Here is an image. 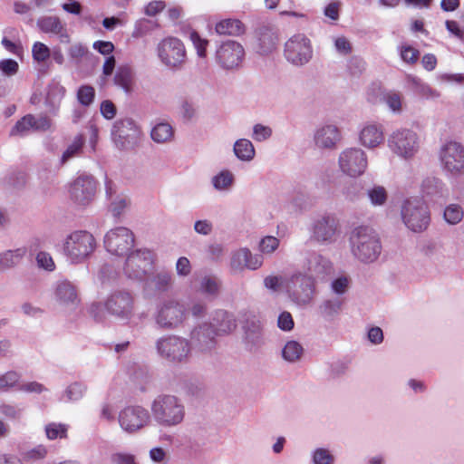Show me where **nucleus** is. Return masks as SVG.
Listing matches in <instances>:
<instances>
[{
	"label": "nucleus",
	"mask_w": 464,
	"mask_h": 464,
	"mask_svg": "<svg viewBox=\"0 0 464 464\" xmlns=\"http://www.w3.org/2000/svg\"><path fill=\"white\" fill-rule=\"evenodd\" d=\"M350 250L353 256L363 264H372L378 260L382 246L377 232L366 226L353 229L349 237Z\"/></svg>",
	"instance_id": "1"
},
{
	"label": "nucleus",
	"mask_w": 464,
	"mask_h": 464,
	"mask_svg": "<svg viewBox=\"0 0 464 464\" xmlns=\"http://www.w3.org/2000/svg\"><path fill=\"white\" fill-rule=\"evenodd\" d=\"M150 412L157 424L164 428L181 424L186 415L182 401L170 394L158 395L150 404Z\"/></svg>",
	"instance_id": "2"
},
{
	"label": "nucleus",
	"mask_w": 464,
	"mask_h": 464,
	"mask_svg": "<svg viewBox=\"0 0 464 464\" xmlns=\"http://www.w3.org/2000/svg\"><path fill=\"white\" fill-rule=\"evenodd\" d=\"M104 306L108 314L130 325H138L147 318L145 312L135 314V296L128 290L111 292L106 297Z\"/></svg>",
	"instance_id": "3"
},
{
	"label": "nucleus",
	"mask_w": 464,
	"mask_h": 464,
	"mask_svg": "<svg viewBox=\"0 0 464 464\" xmlns=\"http://www.w3.org/2000/svg\"><path fill=\"white\" fill-rule=\"evenodd\" d=\"M155 348L162 360L174 365L188 362L192 353L191 342L177 334L160 337L155 343Z\"/></svg>",
	"instance_id": "4"
},
{
	"label": "nucleus",
	"mask_w": 464,
	"mask_h": 464,
	"mask_svg": "<svg viewBox=\"0 0 464 464\" xmlns=\"http://www.w3.org/2000/svg\"><path fill=\"white\" fill-rule=\"evenodd\" d=\"M285 290L293 304L302 308L307 307L316 295L315 280L312 275L296 272L287 277Z\"/></svg>",
	"instance_id": "5"
},
{
	"label": "nucleus",
	"mask_w": 464,
	"mask_h": 464,
	"mask_svg": "<svg viewBox=\"0 0 464 464\" xmlns=\"http://www.w3.org/2000/svg\"><path fill=\"white\" fill-rule=\"evenodd\" d=\"M154 323L161 330H174L185 323L187 319L186 306L176 298L160 301L153 314Z\"/></svg>",
	"instance_id": "6"
},
{
	"label": "nucleus",
	"mask_w": 464,
	"mask_h": 464,
	"mask_svg": "<svg viewBox=\"0 0 464 464\" xmlns=\"http://www.w3.org/2000/svg\"><path fill=\"white\" fill-rule=\"evenodd\" d=\"M96 241L94 237L85 230L70 233L63 242V254L72 264L85 261L94 251Z\"/></svg>",
	"instance_id": "7"
},
{
	"label": "nucleus",
	"mask_w": 464,
	"mask_h": 464,
	"mask_svg": "<svg viewBox=\"0 0 464 464\" xmlns=\"http://www.w3.org/2000/svg\"><path fill=\"white\" fill-rule=\"evenodd\" d=\"M401 217L405 227L414 233L425 231L430 223V213L426 203L419 198L403 200Z\"/></svg>",
	"instance_id": "8"
},
{
	"label": "nucleus",
	"mask_w": 464,
	"mask_h": 464,
	"mask_svg": "<svg viewBox=\"0 0 464 464\" xmlns=\"http://www.w3.org/2000/svg\"><path fill=\"white\" fill-rule=\"evenodd\" d=\"M420 140L418 133L411 129H399L389 136L388 147L402 160L412 159L419 151Z\"/></svg>",
	"instance_id": "9"
},
{
	"label": "nucleus",
	"mask_w": 464,
	"mask_h": 464,
	"mask_svg": "<svg viewBox=\"0 0 464 464\" xmlns=\"http://www.w3.org/2000/svg\"><path fill=\"white\" fill-rule=\"evenodd\" d=\"M157 53L161 63L171 70L182 69L187 62L185 44L177 37L162 39L157 45Z\"/></svg>",
	"instance_id": "10"
},
{
	"label": "nucleus",
	"mask_w": 464,
	"mask_h": 464,
	"mask_svg": "<svg viewBox=\"0 0 464 464\" xmlns=\"http://www.w3.org/2000/svg\"><path fill=\"white\" fill-rule=\"evenodd\" d=\"M440 167L447 176L457 178L464 174V146L457 141H448L439 151Z\"/></svg>",
	"instance_id": "11"
},
{
	"label": "nucleus",
	"mask_w": 464,
	"mask_h": 464,
	"mask_svg": "<svg viewBox=\"0 0 464 464\" xmlns=\"http://www.w3.org/2000/svg\"><path fill=\"white\" fill-rule=\"evenodd\" d=\"M155 254L146 248L137 249L130 253L124 262L122 271L130 280L141 282L154 264Z\"/></svg>",
	"instance_id": "12"
},
{
	"label": "nucleus",
	"mask_w": 464,
	"mask_h": 464,
	"mask_svg": "<svg viewBox=\"0 0 464 464\" xmlns=\"http://www.w3.org/2000/svg\"><path fill=\"white\" fill-rule=\"evenodd\" d=\"M142 132L140 126L130 118L116 121L111 130V138L115 145L121 150H129L135 147Z\"/></svg>",
	"instance_id": "13"
},
{
	"label": "nucleus",
	"mask_w": 464,
	"mask_h": 464,
	"mask_svg": "<svg viewBox=\"0 0 464 464\" xmlns=\"http://www.w3.org/2000/svg\"><path fill=\"white\" fill-rule=\"evenodd\" d=\"M216 62L218 65L226 71L238 70L245 58L243 45L234 40L222 42L216 50Z\"/></svg>",
	"instance_id": "14"
},
{
	"label": "nucleus",
	"mask_w": 464,
	"mask_h": 464,
	"mask_svg": "<svg viewBox=\"0 0 464 464\" xmlns=\"http://www.w3.org/2000/svg\"><path fill=\"white\" fill-rule=\"evenodd\" d=\"M285 56L294 65L306 64L313 56L311 41L303 34L293 35L285 44Z\"/></svg>",
	"instance_id": "15"
},
{
	"label": "nucleus",
	"mask_w": 464,
	"mask_h": 464,
	"mask_svg": "<svg viewBox=\"0 0 464 464\" xmlns=\"http://www.w3.org/2000/svg\"><path fill=\"white\" fill-rule=\"evenodd\" d=\"M97 181L92 175L81 174L75 178L69 188L70 198L74 204L85 207L92 203L96 196Z\"/></svg>",
	"instance_id": "16"
},
{
	"label": "nucleus",
	"mask_w": 464,
	"mask_h": 464,
	"mask_svg": "<svg viewBox=\"0 0 464 464\" xmlns=\"http://www.w3.org/2000/svg\"><path fill=\"white\" fill-rule=\"evenodd\" d=\"M338 163L343 174L356 178L362 175L366 170L368 159L362 150L359 148H349L340 153Z\"/></svg>",
	"instance_id": "17"
},
{
	"label": "nucleus",
	"mask_w": 464,
	"mask_h": 464,
	"mask_svg": "<svg viewBox=\"0 0 464 464\" xmlns=\"http://www.w3.org/2000/svg\"><path fill=\"white\" fill-rule=\"evenodd\" d=\"M135 238L131 230L124 227L108 231L104 237V246L115 256L127 254L134 246Z\"/></svg>",
	"instance_id": "18"
},
{
	"label": "nucleus",
	"mask_w": 464,
	"mask_h": 464,
	"mask_svg": "<svg viewBox=\"0 0 464 464\" xmlns=\"http://www.w3.org/2000/svg\"><path fill=\"white\" fill-rule=\"evenodd\" d=\"M141 282L143 283L142 293L144 296L152 298L169 292L173 287L174 280L169 271L160 269L147 275Z\"/></svg>",
	"instance_id": "19"
},
{
	"label": "nucleus",
	"mask_w": 464,
	"mask_h": 464,
	"mask_svg": "<svg viewBox=\"0 0 464 464\" xmlns=\"http://www.w3.org/2000/svg\"><path fill=\"white\" fill-rule=\"evenodd\" d=\"M338 221L330 214L315 218L311 227V238L321 244L334 243L338 236Z\"/></svg>",
	"instance_id": "20"
},
{
	"label": "nucleus",
	"mask_w": 464,
	"mask_h": 464,
	"mask_svg": "<svg viewBox=\"0 0 464 464\" xmlns=\"http://www.w3.org/2000/svg\"><path fill=\"white\" fill-rule=\"evenodd\" d=\"M150 422V414L141 406H129L119 414V423L122 430L132 433L140 430Z\"/></svg>",
	"instance_id": "21"
},
{
	"label": "nucleus",
	"mask_w": 464,
	"mask_h": 464,
	"mask_svg": "<svg viewBox=\"0 0 464 464\" xmlns=\"http://www.w3.org/2000/svg\"><path fill=\"white\" fill-rule=\"evenodd\" d=\"M218 333L210 323H202L195 326L190 332V342L202 353H208L215 349Z\"/></svg>",
	"instance_id": "22"
},
{
	"label": "nucleus",
	"mask_w": 464,
	"mask_h": 464,
	"mask_svg": "<svg viewBox=\"0 0 464 464\" xmlns=\"http://www.w3.org/2000/svg\"><path fill=\"white\" fill-rule=\"evenodd\" d=\"M263 265V257L260 255H253L246 248H239L231 255L230 266L234 271L244 269L256 270Z\"/></svg>",
	"instance_id": "23"
},
{
	"label": "nucleus",
	"mask_w": 464,
	"mask_h": 464,
	"mask_svg": "<svg viewBox=\"0 0 464 464\" xmlns=\"http://www.w3.org/2000/svg\"><path fill=\"white\" fill-rule=\"evenodd\" d=\"M420 189L422 196L433 202L443 201L450 195L447 185L437 177H427L424 179Z\"/></svg>",
	"instance_id": "24"
},
{
	"label": "nucleus",
	"mask_w": 464,
	"mask_h": 464,
	"mask_svg": "<svg viewBox=\"0 0 464 464\" xmlns=\"http://www.w3.org/2000/svg\"><path fill=\"white\" fill-rule=\"evenodd\" d=\"M53 295L61 305L74 306L80 301L77 287L68 280H61L55 284Z\"/></svg>",
	"instance_id": "25"
},
{
	"label": "nucleus",
	"mask_w": 464,
	"mask_h": 464,
	"mask_svg": "<svg viewBox=\"0 0 464 464\" xmlns=\"http://www.w3.org/2000/svg\"><path fill=\"white\" fill-rule=\"evenodd\" d=\"M360 142L367 149L379 147L384 141L383 127L380 123L369 122L360 131Z\"/></svg>",
	"instance_id": "26"
},
{
	"label": "nucleus",
	"mask_w": 464,
	"mask_h": 464,
	"mask_svg": "<svg viewBox=\"0 0 464 464\" xmlns=\"http://www.w3.org/2000/svg\"><path fill=\"white\" fill-rule=\"evenodd\" d=\"M340 139V131L338 128L333 124L318 127L314 134V143L320 149H334Z\"/></svg>",
	"instance_id": "27"
},
{
	"label": "nucleus",
	"mask_w": 464,
	"mask_h": 464,
	"mask_svg": "<svg viewBox=\"0 0 464 464\" xmlns=\"http://www.w3.org/2000/svg\"><path fill=\"white\" fill-rule=\"evenodd\" d=\"M65 94V88L58 82H52L47 87L45 106L51 114L55 115Z\"/></svg>",
	"instance_id": "28"
},
{
	"label": "nucleus",
	"mask_w": 464,
	"mask_h": 464,
	"mask_svg": "<svg viewBox=\"0 0 464 464\" xmlns=\"http://www.w3.org/2000/svg\"><path fill=\"white\" fill-rule=\"evenodd\" d=\"M210 324L214 325L218 335L229 334L237 327L234 315L223 310L215 312Z\"/></svg>",
	"instance_id": "29"
},
{
	"label": "nucleus",
	"mask_w": 464,
	"mask_h": 464,
	"mask_svg": "<svg viewBox=\"0 0 464 464\" xmlns=\"http://www.w3.org/2000/svg\"><path fill=\"white\" fill-rule=\"evenodd\" d=\"M26 254L24 247L9 249L0 253V273L18 266Z\"/></svg>",
	"instance_id": "30"
},
{
	"label": "nucleus",
	"mask_w": 464,
	"mask_h": 464,
	"mask_svg": "<svg viewBox=\"0 0 464 464\" xmlns=\"http://www.w3.org/2000/svg\"><path fill=\"white\" fill-rule=\"evenodd\" d=\"M307 270L316 276H324L331 269V262L320 254L313 253L306 263Z\"/></svg>",
	"instance_id": "31"
},
{
	"label": "nucleus",
	"mask_w": 464,
	"mask_h": 464,
	"mask_svg": "<svg viewBox=\"0 0 464 464\" xmlns=\"http://www.w3.org/2000/svg\"><path fill=\"white\" fill-rule=\"evenodd\" d=\"M215 30L220 35L238 36L245 32V26L238 19L227 18L217 23Z\"/></svg>",
	"instance_id": "32"
},
{
	"label": "nucleus",
	"mask_w": 464,
	"mask_h": 464,
	"mask_svg": "<svg viewBox=\"0 0 464 464\" xmlns=\"http://www.w3.org/2000/svg\"><path fill=\"white\" fill-rule=\"evenodd\" d=\"M245 343L251 351L261 347L265 343L263 328L260 322H254L251 326L246 328Z\"/></svg>",
	"instance_id": "33"
},
{
	"label": "nucleus",
	"mask_w": 464,
	"mask_h": 464,
	"mask_svg": "<svg viewBox=\"0 0 464 464\" xmlns=\"http://www.w3.org/2000/svg\"><path fill=\"white\" fill-rule=\"evenodd\" d=\"M114 84L121 88L125 93L130 94L133 91L134 77L130 67L120 66L114 75Z\"/></svg>",
	"instance_id": "34"
},
{
	"label": "nucleus",
	"mask_w": 464,
	"mask_h": 464,
	"mask_svg": "<svg viewBox=\"0 0 464 464\" xmlns=\"http://www.w3.org/2000/svg\"><path fill=\"white\" fill-rule=\"evenodd\" d=\"M235 156L241 161L249 162L256 155L253 143L247 139L237 140L233 147Z\"/></svg>",
	"instance_id": "35"
},
{
	"label": "nucleus",
	"mask_w": 464,
	"mask_h": 464,
	"mask_svg": "<svg viewBox=\"0 0 464 464\" xmlns=\"http://www.w3.org/2000/svg\"><path fill=\"white\" fill-rule=\"evenodd\" d=\"M303 354L304 348L302 344L295 340L287 341L282 349V357L288 362H298Z\"/></svg>",
	"instance_id": "36"
},
{
	"label": "nucleus",
	"mask_w": 464,
	"mask_h": 464,
	"mask_svg": "<svg viewBox=\"0 0 464 464\" xmlns=\"http://www.w3.org/2000/svg\"><path fill=\"white\" fill-rule=\"evenodd\" d=\"M84 141V137L82 134L75 136L72 142L63 152L60 159V164L64 165L72 159L79 157L82 152Z\"/></svg>",
	"instance_id": "37"
},
{
	"label": "nucleus",
	"mask_w": 464,
	"mask_h": 464,
	"mask_svg": "<svg viewBox=\"0 0 464 464\" xmlns=\"http://www.w3.org/2000/svg\"><path fill=\"white\" fill-rule=\"evenodd\" d=\"M174 135L173 128L167 122L156 124L151 131L150 137L157 143H166L172 140Z\"/></svg>",
	"instance_id": "38"
},
{
	"label": "nucleus",
	"mask_w": 464,
	"mask_h": 464,
	"mask_svg": "<svg viewBox=\"0 0 464 464\" xmlns=\"http://www.w3.org/2000/svg\"><path fill=\"white\" fill-rule=\"evenodd\" d=\"M234 181V174L228 169L221 170L211 179V184L218 191H228L232 188Z\"/></svg>",
	"instance_id": "39"
},
{
	"label": "nucleus",
	"mask_w": 464,
	"mask_h": 464,
	"mask_svg": "<svg viewBox=\"0 0 464 464\" xmlns=\"http://www.w3.org/2000/svg\"><path fill=\"white\" fill-rule=\"evenodd\" d=\"M21 374L16 371H7L0 375V391L17 390L20 386Z\"/></svg>",
	"instance_id": "40"
},
{
	"label": "nucleus",
	"mask_w": 464,
	"mask_h": 464,
	"mask_svg": "<svg viewBox=\"0 0 464 464\" xmlns=\"http://www.w3.org/2000/svg\"><path fill=\"white\" fill-rule=\"evenodd\" d=\"M63 25L60 18L57 16H44L37 21V26L45 34H56L62 32Z\"/></svg>",
	"instance_id": "41"
},
{
	"label": "nucleus",
	"mask_w": 464,
	"mask_h": 464,
	"mask_svg": "<svg viewBox=\"0 0 464 464\" xmlns=\"http://www.w3.org/2000/svg\"><path fill=\"white\" fill-rule=\"evenodd\" d=\"M443 218L449 225H457L464 218V209L461 205L451 203L445 208Z\"/></svg>",
	"instance_id": "42"
},
{
	"label": "nucleus",
	"mask_w": 464,
	"mask_h": 464,
	"mask_svg": "<svg viewBox=\"0 0 464 464\" xmlns=\"http://www.w3.org/2000/svg\"><path fill=\"white\" fill-rule=\"evenodd\" d=\"M335 458L327 448L318 447L311 451L312 464H334Z\"/></svg>",
	"instance_id": "43"
},
{
	"label": "nucleus",
	"mask_w": 464,
	"mask_h": 464,
	"mask_svg": "<svg viewBox=\"0 0 464 464\" xmlns=\"http://www.w3.org/2000/svg\"><path fill=\"white\" fill-rule=\"evenodd\" d=\"M382 101L393 113H401L402 111V96L395 91H389L383 93Z\"/></svg>",
	"instance_id": "44"
},
{
	"label": "nucleus",
	"mask_w": 464,
	"mask_h": 464,
	"mask_svg": "<svg viewBox=\"0 0 464 464\" xmlns=\"http://www.w3.org/2000/svg\"><path fill=\"white\" fill-rule=\"evenodd\" d=\"M367 196L372 206H383L388 198L386 189L382 186H373L367 190Z\"/></svg>",
	"instance_id": "45"
},
{
	"label": "nucleus",
	"mask_w": 464,
	"mask_h": 464,
	"mask_svg": "<svg viewBox=\"0 0 464 464\" xmlns=\"http://www.w3.org/2000/svg\"><path fill=\"white\" fill-rule=\"evenodd\" d=\"M19 63L11 58L0 60V75L7 79L15 76L19 72Z\"/></svg>",
	"instance_id": "46"
},
{
	"label": "nucleus",
	"mask_w": 464,
	"mask_h": 464,
	"mask_svg": "<svg viewBox=\"0 0 464 464\" xmlns=\"http://www.w3.org/2000/svg\"><path fill=\"white\" fill-rule=\"evenodd\" d=\"M68 426L63 423L52 422L45 426V434L49 440L67 437Z\"/></svg>",
	"instance_id": "47"
},
{
	"label": "nucleus",
	"mask_w": 464,
	"mask_h": 464,
	"mask_svg": "<svg viewBox=\"0 0 464 464\" xmlns=\"http://www.w3.org/2000/svg\"><path fill=\"white\" fill-rule=\"evenodd\" d=\"M187 315L190 314L195 318H201L207 313V304L203 299L194 298L188 304Z\"/></svg>",
	"instance_id": "48"
},
{
	"label": "nucleus",
	"mask_w": 464,
	"mask_h": 464,
	"mask_svg": "<svg viewBox=\"0 0 464 464\" xmlns=\"http://www.w3.org/2000/svg\"><path fill=\"white\" fill-rule=\"evenodd\" d=\"M32 56L38 63H44L51 56V50L46 44L41 42H35L32 47Z\"/></svg>",
	"instance_id": "49"
},
{
	"label": "nucleus",
	"mask_w": 464,
	"mask_h": 464,
	"mask_svg": "<svg viewBox=\"0 0 464 464\" xmlns=\"http://www.w3.org/2000/svg\"><path fill=\"white\" fill-rule=\"evenodd\" d=\"M32 114H27L19 120L10 131L11 136H24L33 130L30 121Z\"/></svg>",
	"instance_id": "50"
},
{
	"label": "nucleus",
	"mask_w": 464,
	"mask_h": 464,
	"mask_svg": "<svg viewBox=\"0 0 464 464\" xmlns=\"http://www.w3.org/2000/svg\"><path fill=\"white\" fill-rule=\"evenodd\" d=\"M199 289L201 293L207 295L215 296L219 290V282L215 277L205 276L201 279Z\"/></svg>",
	"instance_id": "51"
},
{
	"label": "nucleus",
	"mask_w": 464,
	"mask_h": 464,
	"mask_svg": "<svg viewBox=\"0 0 464 464\" xmlns=\"http://www.w3.org/2000/svg\"><path fill=\"white\" fill-rule=\"evenodd\" d=\"M89 315L98 323H103L107 319V311L104 303L93 302L87 308Z\"/></svg>",
	"instance_id": "52"
},
{
	"label": "nucleus",
	"mask_w": 464,
	"mask_h": 464,
	"mask_svg": "<svg viewBox=\"0 0 464 464\" xmlns=\"http://www.w3.org/2000/svg\"><path fill=\"white\" fill-rule=\"evenodd\" d=\"M189 39L192 42L194 48L196 49L197 55L199 58H206L208 41L202 38L196 31H192L190 33Z\"/></svg>",
	"instance_id": "53"
},
{
	"label": "nucleus",
	"mask_w": 464,
	"mask_h": 464,
	"mask_svg": "<svg viewBox=\"0 0 464 464\" xmlns=\"http://www.w3.org/2000/svg\"><path fill=\"white\" fill-rule=\"evenodd\" d=\"M85 392L86 387L82 383L73 382L66 388L64 396L67 401H74L82 399Z\"/></svg>",
	"instance_id": "54"
},
{
	"label": "nucleus",
	"mask_w": 464,
	"mask_h": 464,
	"mask_svg": "<svg viewBox=\"0 0 464 464\" xmlns=\"http://www.w3.org/2000/svg\"><path fill=\"white\" fill-rule=\"evenodd\" d=\"M95 97L94 88L91 85H82L77 92L78 102L83 106H89L92 103Z\"/></svg>",
	"instance_id": "55"
},
{
	"label": "nucleus",
	"mask_w": 464,
	"mask_h": 464,
	"mask_svg": "<svg viewBox=\"0 0 464 464\" xmlns=\"http://www.w3.org/2000/svg\"><path fill=\"white\" fill-rule=\"evenodd\" d=\"M118 276V271L110 264H104L98 273V278L102 284H109L116 280Z\"/></svg>",
	"instance_id": "56"
},
{
	"label": "nucleus",
	"mask_w": 464,
	"mask_h": 464,
	"mask_svg": "<svg viewBox=\"0 0 464 464\" xmlns=\"http://www.w3.org/2000/svg\"><path fill=\"white\" fill-rule=\"evenodd\" d=\"M286 279L281 276H267L264 278V285L272 292H278L285 289Z\"/></svg>",
	"instance_id": "57"
},
{
	"label": "nucleus",
	"mask_w": 464,
	"mask_h": 464,
	"mask_svg": "<svg viewBox=\"0 0 464 464\" xmlns=\"http://www.w3.org/2000/svg\"><path fill=\"white\" fill-rule=\"evenodd\" d=\"M403 62L413 64L418 61L420 52L409 44H401L399 48Z\"/></svg>",
	"instance_id": "58"
},
{
	"label": "nucleus",
	"mask_w": 464,
	"mask_h": 464,
	"mask_svg": "<svg viewBox=\"0 0 464 464\" xmlns=\"http://www.w3.org/2000/svg\"><path fill=\"white\" fill-rule=\"evenodd\" d=\"M279 246V239L273 236H266L260 240L259 250L263 254H272Z\"/></svg>",
	"instance_id": "59"
},
{
	"label": "nucleus",
	"mask_w": 464,
	"mask_h": 464,
	"mask_svg": "<svg viewBox=\"0 0 464 464\" xmlns=\"http://www.w3.org/2000/svg\"><path fill=\"white\" fill-rule=\"evenodd\" d=\"M24 408L15 404L0 405V413L11 420H18L22 417Z\"/></svg>",
	"instance_id": "60"
},
{
	"label": "nucleus",
	"mask_w": 464,
	"mask_h": 464,
	"mask_svg": "<svg viewBox=\"0 0 464 464\" xmlns=\"http://www.w3.org/2000/svg\"><path fill=\"white\" fill-rule=\"evenodd\" d=\"M342 303L339 299L325 300L320 306L321 312L324 316H333L341 309Z\"/></svg>",
	"instance_id": "61"
},
{
	"label": "nucleus",
	"mask_w": 464,
	"mask_h": 464,
	"mask_svg": "<svg viewBox=\"0 0 464 464\" xmlns=\"http://www.w3.org/2000/svg\"><path fill=\"white\" fill-rule=\"evenodd\" d=\"M30 123L34 131H46L52 126V121L46 115L35 117L32 114Z\"/></svg>",
	"instance_id": "62"
},
{
	"label": "nucleus",
	"mask_w": 464,
	"mask_h": 464,
	"mask_svg": "<svg viewBox=\"0 0 464 464\" xmlns=\"http://www.w3.org/2000/svg\"><path fill=\"white\" fill-rule=\"evenodd\" d=\"M130 204V201L126 197H117L111 203L110 209L114 217H120Z\"/></svg>",
	"instance_id": "63"
},
{
	"label": "nucleus",
	"mask_w": 464,
	"mask_h": 464,
	"mask_svg": "<svg viewBox=\"0 0 464 464\" xmlns=\"http://www.w3.org/2000/svg\"><path fill=\"white\" fill-rule=\"evenodd\" d=\"M111 464H137L135 457L126 452H116L110 457Z\"/></svg>",
	"instance_id": "64"
}]
</instances>
